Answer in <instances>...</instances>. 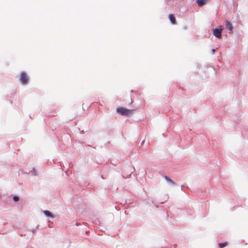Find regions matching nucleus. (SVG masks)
<instances>
[{
	"label": "nucleus",
	"mask_w": 248,
	"mask_h": 248,
	"mask_svg": "<svg viewBox=\"0 0 248 248\" xmlns=\"http://www.w3.org/2000/svg\"><path fill=\"white\" fill-rule=\"evenodd\" d=\"M117 112L122 115L129 116L132 114V110L127 109L125 108H118Z\"/></svg>",
	"instance_id": "obj_1"
},
{
	"label": "nucleus",
	"mask_w": 248,
	"mask_h": 248,
	"mask_svg": "<svg viewBox=\"0 0 248 248\" xmlns=\"http://www.w3.org/2000/svg\"><path fill=\"white\" fill-rule=\"evenodd\" d=\"M223 29L222 26H220L218 29H215L213 30V34L216 37L220 38L222 35V31Z\"/></svg>",
	"instance_id": "obj_2"
},
{
	"label": "nucleus",
	"mask_w": 248,
	"mask_h": 248,
	"mask_svg": "<svg viewBox=\"0 0 248 248\" xmlns=\"http://www.w3.org/2000/svg\"><path fill=\"white\" fill-rule=\"evenodd\" d=\"M20 79L23 84H26L28 83V78L26 73L23 72L21 73Z\"/></svg>",
	"instance_id": "obj_3"
},
{
	"label": "nucleus",
	"mask_w": 248,
	"mask_h": 248,
	"mask_svg": "<svg viewBox=\"0 0 248 248\" xmlns=\"http://www.w3.org/2000/svg\"><path fill=\"white\" fill-rule=\"evenodd\" d=\"M209 1V0H197L196 2L199 6H202Z\"/></svg>",
	"instance_id": "obj_4"
},
{
	"label": "nucleus",
	"mask_w": 248,
	"mask_h": 248,
	"mask_svg": "<svg viewBox=\"0 0 248 248\" xmlns=\"http://www.w3.org/2000/svg\"><path fill=\"white\" fill-rule=\"evenodd\" d=\"M226 28H228L230 31V32H232V29H233V26L232 24V23L230 22H229L228 21H227L226 22Z\"/></svg>",
	"instance_id": "obj_5"
},
{
	"label": "nucleus",
	"mask_w": 248,
	"mask_h": 248,
	"mask_svg": "<svg viewBox=\"0 0 248 248\" xmlns=\"http://www.w3.org/2000/svg\"><path fill=\"white\" fill-rule=\"evenodd\" d=\"M169 18L170 21V22H171L172 24H176V19H175V16H174L172 14H170L169 16Z\"/></svg>",
	"instance_id": "obj_6"
},
{
	"label": "nucleus",
	"mask_w": 248,
	"mask_h": 248,
	"mask_svg": "<svg viewBox=\"0 0 248 248\" xmlns=\"http://www.w3.org/2000/svg\"><path fill=\"white\" fill-rule=\"evenodd\" d=\"M164 178L165 179V180L168 182L171 185H175V183L171 179H170L169 177H168V176H165L164 177Z\"/></svg>",
	"instance_id": "obj_7"
},
{
	"label": "nucleus",
	"mask_w": 248,
	"mask_h": 248,
	"mask_svg": "<svg viewBox=\"0 0 248 248\" xmlns=\"http://www.w3.org/2000/svg\"><path fill=\"white\" fill-rule=\"evenodd\" d=\"M44 213L45 214V215L46 216H48V217H51L52 218L54 217V216L52 214V213L49 212V211H47V210H45L44 211Z\"/></svg>",
	"instance_id": "obj_8"
},
{
	"label": "nucleus",
	"mask_w": 248,
	"mask_h": 248,
	"mask_svg": "<svg viewBox=\"0 0 248 248\" xmlns=\"http://www.w3.org/2000/svg\"><path fill=\"white\" fill-rule=\"evenodd\" d=\"M228 245V243L227 242H224V243H219L218 244V246L220 248H222L223 247H226L227 245Z\"/></svg>",
	"instance_id": "obj_9"
},
{
	"label": "nucleus",
	"mask_w": 248,
	"mask_h": 248,
	"mask_svg": "<svg viewBox=\"0 0 248 248\" xmlns=\"http://www.w3.org/2000/svg\"><path fill=\"white\" fill-rule=\"evenodd\" d=\"M13 200L15 202H17L19 200V198L17 196H14L13 197Z\"/></svg>",
	"instance_id": "obj_10"
},
{
	"label": "nucleus",
	"mask_w": 248,
	"mask_h": 248,
	"mask_svg": "<svg viewBox=\"0 0 248 248\" xmlns=\"http://www.w3.org/2000/svg\"><path fill=\"white\" fill-rule=\"evenodd\" d=\"M215 52V50L214 49H212V53L214 54Z\"/></svg>",
	"instance_id": "obj_11"
}]
</instances>
